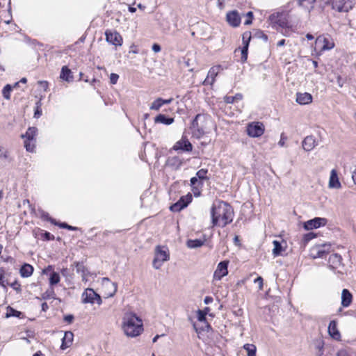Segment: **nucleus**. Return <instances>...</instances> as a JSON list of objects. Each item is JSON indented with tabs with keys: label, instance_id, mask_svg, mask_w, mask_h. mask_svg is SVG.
Returning a JSON list of instances; mask_svg holds the SVG:
<instances>
[{
	"label": "nucleus",
	"instance_id": "f257e3e1",
	"mask_svg": "<svg viewBox=\"0 0 356 356\" xmlns=\"http://www.w3.org/2000/svg\"><path fill=\"white\" fill-rule=\"evenodd\" d=\"M212 226L225 227L232 222L234 211L227 202L217 201L213 204L211 210Z\"/></svg>",
	"mask_w": 356,
	"mask_h": 356
},
{
	"label": "nucleus",
	"instance_id": "f03ea898",
	"mask_svg": "<svg viewBox=\"0 0 356 356\" xmlns=\"http://www.w3.org/2000/svg\"><path fill=\"white\" fill-rule=\"evenodd\" d=\"M122 329L128 337H136L143 332L142 320L134 313H127L122 318Z\"/></svg>",
	"mask_w": 356,
	"mask_h": 356
},
{
	"label": "nucleus",
	"instance_id": "7ed1b4c3",
	"mask_svg": "<svg viewBox=\"0 0 356 356\" xmlns=\"http://www.w3.org/2000/svg\"><path fill=\"white\" fill-rule=\"evenodd\" d=\"M210 121L211 117L209 115L197 114L191 123L193 135L197 138L202 137L206 133L207 125Z\"/></svg>",
	"mask_w": 356,
	"mask_h": 356
},
{
	"label": "nucleus",
	"instance_id": "20e7f679",
	"mask_svg": "<svg viewBox=\"0 0 356 356\" xmlns=\"http://www.w3.org/2000/svg\"><path fill=\"white\" fill-rule=\"evenodd\" d=\"M170 259L169 253L165 247L157 246L155 250V256L153 260V267L159 269L163 264Z\"/></svg>",
	"mask_w": 356,
	"mask_h": 356
},
{
	"label": "nucleus",
	"instance_id": "39448f33",
	"mask_svg": "<svg viewBox=\"0 0 356 356\" xmlns=\"http://www.w3.org/2000/svg\"><path fill=\"white\" fill-rule=\"evenodd\" d=\"M334 47L333 40L330 36L319 35L315 41V49L322 53L330 50Z\"/></svg>",
	"mask_w": 356,
	"mask_h": 356
},
{
	"label": "nucleus",
	"instance_id": "423d86ee",
	"mask_svg": "<svg viewBox=\"0 0 356 356\" xmlns=\"http://www.w3.org/2000/svg\"><path fill=\"white\" fill-rule=\"evenodd\" d=\"M37 133V128L29 127L25 134L22 137L26 138L24 140V147L28 152H33L35 149V137Z\"/></svg>",
	"mask_w": 356,
	"mask_h": 356
},
{
	"label": "nucleus",
	"instance_id": "0eeeda50",
	"mask_svg": "<svg viewBox=\"0 0 356 356\" xmlns=\"http://www.w3.org/2000/svg\"><path fill=\"white\" fill-rule=\"evenodd\" d=\"M265 131V127L261 122H252L248 124L246 127L247 134L252 138H258L262 136Z\"/></svg>",
	"mask_w": 356,
	"mask_h": 356
},
{
	"label": "nucleus",
	"instance_id": "6e6552de",
	"mask_svg": "<svg viewBox=\"0 0 356 356\" xmlns=\"http://www.w3.org/2000/svg\"><path fill=\"white\" fill-rule=\"evenodd\" d=\"M82 302L83 303L94 304L97 302L99 305L102 303L101 296L97 294L92 289L88 288L82 293Z\"/></svg>",
	"mask_w": 356,
	"mask_h": 356
},
{
	"label": "nucleus",
	"instance_id": "1a4fd4ad",
	"mask_svg": "<svg viewBox=\"0 0 356 356\" xmlns=\"http://www.w3.org/2000/svg\"><path fill=\"white\" fill-rule=\"evenodd\" d=\"M332 7L338 12H348L353 6V0H330Z\"/></svg>",
	"mask_w": 356,
	"mask_h": 356
},
{
	"label": "nucleus",
	"instance_id": "9d476101",
	"mask_svg": "<svg viewBox=\"0 0 356 356\" xmlns=\"http://www.w3.org/2000/svg\"><path fill=\"white\" fill-rule=\"evenodd\" d=\"M330 251V245L327 243L317 244L313 246L310 250L311 255L314 258L324 257Z\"/></svg>",
	"mask_w": 356,
	"mask_h": 356
},
{
	"label": "nucleus",
	"instance_id": "9b49d317",
	"mask_svg": "<svg viewBox=\"0 0 356 356\" xmlns=\"http://www.w3.org/2000/svg\"><path fill=\"white\" fill-rule=\"evenodd\" d=\"M191 200L192 195L190 194L182 196L176 203L170 206V209L172 212H179L186 207Z\"/></svg>",
	"mask_w": 356,
	"mask_h": 356
},
{
	"label": "nucleus",
	"instance_id": "f8f14e48",
	"mask_svg": "<svg viewBox=\"0 0 356 356\" xmlns=\"http://www.w3.org/2000/svg\"><path fill=\"white\" fill-rule=\"evenodd\" d=\"M228 261H222L218 264L213 273V280L219 281L228 274Z\"/></svg>",
	"mask_w": 356,
	"mask_h": 356
},
{
	"label": "nucleus",
	"instance_id": "ddd939ff",
	"mask_svg": "<svg viewBox=\"0 0 356 356\" xmlns=\"http://www.w3.org/2000/svg\"><path fill=\"white\" fill-rule=\"evenodd\" d=\"M326 219L323 218H314L304 222V228L307 230L316 229L326 224Z\"/></svg>",
	"mask_w": 356,
	"mask_h": 356
},
{
	"label": "nucleus",
	"instance_id": "4468645a",
	"mask_svg": "<svg viewBox=\"0 0 356 356\" xmlns=\"http://www.w3.org/2000/svg\"><path fill=\"white\" fill-rule=\"evenodd\" d=\"M105 35L106 41L110 44L115 46H120L122 44V38L118 32L106 31Z\"/></svg>",
	"mask_w": 356,
	"mask_h": 356
},
{
	"label": "nucleus",
	"instance_id": "2eb2a0df",
	"mask_svg": "<svg viewBox=\"0 0 356 356\" xmlns=\"http://www.w3.org/2000/svg\"><path fill=\"white\" fill-rule=\"evenodd\" d=\"M226 19L228 24L233 27H237L241 24V17L238 13L236 10L227 13Z\"/></svg>",
	"mask_w": 356,
	"mask_h": 356
},
{
	"label": "nucleus",
	"instance_id": "dca6fc26",
	"mask_svg": "<svg viewBox=\"0 0 356 356\" xmlns=\"http://www.w3.org/2000/svg\"><path fill=\"white\" fill-rule=\"evenodd\" d=\"M173 149L176 151L183 150L186 152H191L193 149V145L188 140L185 138H182L175 144Z\"/></svg>",
	"mask_w": 356,
	"mask_h": 356
},
{
	"label": "nucleus",
	"instance_id": "f3484780",
	"mask_svg": "<svg viewBox=\"0 0 356 356\" xmlns=\"http://www.w3.org/2000/svg\"><path fill=\"white\" fill-rule=\"evenodd\" d=\"M329 335L336 341H341V336L340 332L337 328V323L336 321H331L328 325Z\"/></svg>",
	"mask_w": 356,
	"mask_h": 356
},
{
	"label": "nucleus",
	"instance_id": "a211bd4d",
	"mask_svg": "<svg viewBox=\"0 0 356 356\" xmlns=\"http://www.w3.org/2000/svg\"><path fill=\"white\" fill-rule=\"evenodd\" d=\"M220 69V66H213L212 67L207 74V76L203 81L204 85H211L212 86L215 81V78L218 74V71Z\"/></svg>",
	"mask_w": 356,
	"mask_h": 356
},
{
	"label": "nucleus",
	"instance_id": "6ab92c4d",
	"mask_svg": "<svg viewBox=\"0 0 356 356\" xmlns=\"http://www.w3.org/2000/svg\"><path fill=\"white\" fill-rule=\"evenodd\" d=\"M342 258L340 254L334 253L332 254L328 260L329 266L332 270H336L339 268L341 265Z\"/></svg>",
	"mask_w": 356,
	"mask_h": 356
},
{
	"label": "nucleus",
	"instance_id": "aec40b11",
	"mask_svg": "<svg viewBox=\"0 0 356 356\" xmlns=\"http://www.w3.org/2000/svg\"><path fill=\"white\" fill-rule=\"evenodd\" d=\"M302 145L305 151L309 152L317 145V143L313 136H308L304 138Z\"/></svg>",
	"mask_w": 356,
	"mask_h": 356
},
{
	"label": "nucleus",
	"instance_id": "412c9836",
	"mask_svg": "<svg viewBox=\"0 0 356 356\" xmlns=\"http://www.w3.org/2000/svg\"><path fill=\"white\" fill-rule=\"evenodd\" d=\"M329 187L330 188L339 189L341 187V184L339 181L337 172L335 169H332L330 172V176L329 179Z\"/></svg>",
	"mask_w": 356,
	"mask_h": 356
},
{
	"label": "nucleus",
	"instance_id": "4be33fe9",
	"mask_svg": "<svg viewBox=\"0 0 356 356\" xmlns=\"http://www.w3.org/2000/svg\"><path fill=\"white\" fill-rule=\"evenodd\" d=\"M103 286L104 288L108 289L109 291L106 293L107 297H112L117 291V284L111 282L108 278L103 279Z\"/></svg>",
	"mask_w": 356,
	"mask_h": 356
},
{
	"label": "nucleus",
	"instance_id": "5701e85b",
	"mask_svg": "<svg viewBox=\"0 0 356 356\" xmlns=\"http://www.w3.org/2000/svg\"><path fill=\"white\" fill-rule=\"evenodd\" d=\"M74 334L70 331H67L64 333V336L62 339V343L60 346L61 350H65L69 348L73 341Z\"/></svg>",
	"mask_w": 356,
	"mask_h": 356
},
{
	"label": "nucleus",
	"instance_id": "b1692460",
	"mask_svg": "<svg viewBox=\"0 0 356 356\" xmlns=\"http://www.w3.org/2000/svg\"><path fill=\"white\" fill-rule=\"evenodd\" d=\"M296 102L301 105H305L312 102V96L308 92H298L296 94Z\"/></svg>",
	"mask_w": 356,
	"mask_h": 356
},
{
	"label": "nucleus",
	"instance_id": "393cba45",
	"mask_svg": "<svg viewBox=\"0 0 356 356\" xmlns=\"http://www.w3.org/2000/svg\"><path fill=\"white\" fill-rule=\"evenodd\" d=\"M353 300V296L350 292L344 289L341 293V305L344 307H348L350 305Z\"/></svg>",
	"mask_w": 356,
	"mask_h": 356
},
{
	"label": "nucleus",
	"instance_id": "a878e982",
	"mask_svg": "<svg viewBox=\"0 0 356 356\" xmlns=\"http://www.w3.org/2000/svg\"><path fill=\"white\" fill-rule=\"evenodd\" d=\"M182 160L178 156H171L167 159L166 165L175 170H178L182 165Z\"/></svg>",
	"mask_w": 356,
	"mask_h": 356
},
{
	"label": "nucleus",
	"instance_id": "bb28decb",
	"mask_svg": "<svg viewBox=\"0 0 356 356\" xmlns=\"http://www.w3.org/2000/svg\"><path fill=\"white\" fill-rule=\"evenodd\" d=\"M33 273V267L29 264H24L22 265L19 270L20 275L22 277H29L32 275Z\"/></svg>",
	"mask_w": 356,
	"mask_h": 356
},
{
	"label": "nucleus",
	"instance_id": "cd10ccee",
	"mask_svg": "<svg viewBox=\"0 0 356 356\" xmlns=\"http://www.w3.org/2000/svg\"><path fill=\"white\" fill-rule=\"evenodd\" d=\"M74 264L76 270L78 273H81L83 281H87V277L89 275L88 269L81 263L76 262Z\"/></svg>",
	"mask_w": 356,
	"mask_h": 356
},
{
	"label": "nucleus",
	"instance_id": "c85d7f7f",
	"mask_svg": "<svg viewBox=\"0 0 356 356\" xmlns=\"http://www.w3.org/2000/svg\"><path fill=\"white\" fill-rule=\"evenodd\" d=\"M155 123H161L166 125L171 124L174 122V118H167L163 114L158 115L154 119Z\"/></svg>",
	"mask_w": 356,
	"mask_h": 356
},
{
	"label": "nucleus",
	"instance_id": "c756f323",
	"mask_svg": "<svg viewBox=\"0 0 356 356\" xmlns=\"http://www.w3.org/2000/svg\"><path fill=\"white\" fill-rule=\"evenodd\" d=\"M60 76V79L66 81H70L72 79V76H71V71L67 66H63L62 67Z\"/></svg>",
	"mask_w": 356,
	"mask_h": 356
},
{
	"label": "nucleus",
	"instance_id": "7c9ffc66",
	"mask_svg": "<svg viewBox=\"0 0 356 356\" xmlns=\"http://www.w3.org/2000/svg\"><path fill=\"white\" fill-rule=\"evenodd\" d=\"M273 254L274 257H277L282 254V252L284 250L282 245L278 241H273Z\"/></svg>",
	"mask_w": 356,
	"mask_h": 356
},
{
	"label": "nucleus",
	"instance_id": "2f4dec72",
	"mask_svg": "<svg viewBox=\"0 0 356 356\" xmlns=\"http://www.w3.org/2000/svg\"><path fill=\"white\" fill-rule=\"evenodd\" d=\"M243 349L247 352V356H256L257 347L254 344L246 343Z\"/></svg>",
	"mask_w": 356,
	"mask_h": 356
},
{
	"label": "nucleus",
	"instance_id": "473e14b6",
	"mask_svg": "<svg viewBox=\"0 0 356 356\" xmlns=\"http://www.w3.org/2000/svg\"><path fill=\"white\" fill-rule=\"evenodd\" d=\"M204 241L201 239H190L187 241L186 244L189 248H197L204 245Z\"/></svg>",
	"mask_w": 356,
	"mask_h": 356
},
{
	"label": "nucleus",
	"instance_id": "72a5a7b5",
	"mask_svg": "<svg viewBox=\"0 0 356 356\" xmlns=\"http://www.w3.org/2000/svg\"><path fill=\"white\" fill-rule=\"evenodd\" d=\"M48 220H49L51 223L59 226L60 228H65V229H67L69 230H76L77 229V227L69 225L65 222L58 223V222H56V220L54 219H53L51 218H49Z\"/></svg>",
	"mask_w": 356,
	"mask_h": 356
},
{
	"label": "nucleus",
	"instance_id": "f704fd0d",
	"mask_svg": "<svg viewBox=\"0 0 356 356\" xmlns=\"http://www.w3.org/2000/svg\"><path fill=\"white\" fill-rule=\"evenodd\" d=\"M60 275L58 273L53 271L50 273L49 284L51 286L57 284L60 282Z\"/></svg>",
	"mask_w": 356,
	"mask_h": 356
},
{
	"label": "nucleus",
	"instance_id": "c9c22d12",
	"mask_svg": "<svg viewBox=\"0 0 356 356\" xmlns=\"http://www.w3.org/2000/svg\"><path fill=\"white\" fill-rule=\"evenodd\" d=\"M163 99L162 98H157L155 99L152 104L150 105L149 108L151 110L154 111H159L160 108L163 106Z\"/></svg>",
	"mask_w": 356,
	"mask_h": 356
},
{
	"label": "nucleus",
	"instance_id": "e433bc0d",
	"mask_svg": "<svg viewBox=\"0 0 356 356\" xmlns=\"http://www.w3.org/2000/svg\"><path fill=\"white\" fill-rule=\"evenodd\" d=\"M298 3L307 8V10H310L313 8V4L316 1V0H298Z\"/></svg>",
	"mask_w": 356,
	"mask_h": 356
},
{
	"label": "nucleus",
	"instance_id": "4c0bfd02",
	"mask_svg": "<svg viewBox=\"0 0 356 356\" xmlns=\"http://www.w3.org/2000/svg\"><path fill=\"white\" fill-rule=\"evenodd\" d=\"M242 95L240 93L236 94L235 96H226L225 97V102L227 104H233L236 100L242 99Z\"/></svg>",
	"mask_w": 356,
	"mask_h": 356
},
{
	"label": "nucleus",
	"instance_id": "58836bf2",
	"mask_svg": "<svg viewBox=\"0 0 356 356\" xmlns=\"http://www.w3.org/2000/svg\"><path fill=\"white\" fill-rule=\"evenodd\" d=\"M11 91H12V86L10 84L6 85L2 90L3 97L6 99H8V100L10 99Z\"/></svg>",
	"mask_w": 356,
	"mask_h": 356
},
{
	"label": "nucleus",
	"instance_id": "ea45409f",
	"mask_svg": "<svg viewBox=\"0 0 356 356\" xmlns=\"http://www.w3.org/2000/svg\"><path fill=\"white\" fill-rule=\"evenodd\" d=\"M251 40V33L246 31L242 35V43L243 47H249V43Z\"/></svg>",
	"mask_w": 356,
	"mask_h": 356
},
{
	"label": "nucleus",
	"instance_id": "a19ab883",
	"mask_svg": "<svg viewBox=\"0 0 356 356\" xmlns=\"http://www.w3.org/2000/svg\"><path fill=\"white\" fill-rule=\"evenodd\" d=\"M7 309V313L6 314V318H9L11 316L19 317V316L21 315L20 312L17 311L10 307H8Z\"/></svg>",
	"mask_w": 356,
	"mask_h": 356
},
{
	"label": "nucleus",
	"instance_id": "79ce46f5",
	"mask_svg": "<svg viewBox=\"0 0 356 356\" xmlns=\"http://www.w3.org/2000/svg\"><path fill=\"white\" fill-rule=\"evenodd\" d=\"M315 237H316V234H314L313 232H309V233L305 234L303 236L302 241L303 245L305 246L308 243L309 241H310Z\"/></svg>",
	"mask_w": 356,
	"mask_h": 356
},
{
	"label": "nucleus",
	"instance_id": "37998d69",
	"mask_svg": "<svg viewBox=\"0 0 356 356\" xmlns=\"http://www.w3.org/2000/svg\"><path fill=\"white\" fill-rule=\"evenodd\" d=\"M270 19L273 23L278 24L281 27H284L286 25V23L284 20L282 19H275V15H272L270 16Z\"/></svg>",
	"mask_w": 356,
	"mask_h": 356
},
{
	"label": "nucleus",
	"instance_id": "c03bdc74",
	"mask_svg": "<svg viewBox=\"0 0 356 356\" xmlns=\"http://www.w3.org/2000/svg\"><path fill=\"white\" fill-rule=\"evenodd\" d=\"M207 172H208L207 170L201 169L196 172V177L200 179H202V180L207 179V177L206 175H207Z\"/></svg>",
	"mask_w": 356,
	"mask_h": 356
},
{
	"label": "nucleus",
	"instance_id": "a18cd8bd",
	"mask_svg": "<svg viewBox=\"0 0 356 356\" xmlns=\"http://www.w3.org/2000/svg\"><path fill=\"white\" fill-rule=\"evenodd\" d=\"M248 47H243L241 49V62L245 63L248 58Z\"/></svg>",
	"mask_w": 356,
	"mask_h": 356
},
{
	"label": "nucleus",
	"instance_id": "49530a36",
	"mask_svg": "<svg viewBox=\"0 0 356 356\" xmlns=\"http://www.w3.org/2000/svg\"><path fill=\"white\" fill-rule=\"evenodd\" d=\"M206 315H207V312L199 309L197 311V320L200 322L205 321H206Z\"/></svg>",
	"mask_w": 356,
	"mask_h": 356
},
{
	"label": "nucleus",
	"instance_id": "de8ad7c7",
	"mask_svg": "<svg viewBox=\"0 0 356 356\" xmlns=\"http://www.w3.org/2000/svg\"><path fill=\"white\" fill-rule=\"evenodd\" d=\"M8 152L2 146H0V159L4 160L8 159Z\"/></svg>",
	"mask_w": 356,
	"mask_h": 356
},
{
	"label": "nucleus",
	"instance_id": "09e8293b",
	"mask_svg": "<svg viewBox=\"0 0 356 356\" xmlns=\"http://www.w3.org/2000/svg\"><path fill=\"white\" fill-rule=\"evenodd\" d=\"M7 284L8 283L5 281L3 270L0 269V285L5 288Z\"/></svg>",
	"mask_w": 356,
	"mask_h": 356
},
{
	"label": "nucleus",
	"instance_id": "8fccbe9b",
	"mask_svg": "<svg viewBox=\"0 0 356 356\" xmlns=\"http://www.w3.org/2000/svg\"><path fill=\"white\" fill-rule=\"evenodd\" d=\"M286 140H287V137L285 136V134L284 133H282L280 135V140L278 142L279 146L284 147Z\"/></svg>",
	"mask_w": 356,
	"mask_h": 356
},
{
	"label": "nucleus",
	"instance_id": "3c124183",
	"mask_svg": "<svg viewBox=\"0 0 356 356\" xmlns=\"http://www.w3.org/2000/svg\"><path fill=\"white\" fill-rule=\"evenodd\" d=\"M118 79H119L118 74H115V73L111 74V75H110V82H111V83L115 84L118 82Z\"/></svg>",
	"mask_w": 356,
	"mask_h": 356
},
{
	"label": "nucleus",
	"instance_id": "603ef678",
	"mask_svg": "<svg viewBox=\"0 0 356 356\" xmlns=\"http://www.w3.org/2000/svg\"><path fill=\"white\" fill-rule=\"evenodd\" d=\"M264 282L263 278L261 277H260V276L257 277L254 280V283H257L258 284L259 289V290H262L263 289V285H264V282Z\"/></svg>",
	"mask_w": 356,
	"mask_h": 356
},
{
	"label": "nucleus",
	"instance_id": "864d4df0",
	"mask_svg": "<svg viewBox=\"0 0 356 356\" xmlns=\"http://www.w3.org/2000/svg\"><path fill=\"white\" fill-rule=\"evenodd\" d=\"M336 356H350V355L346 349H341L337 353Z\"/></svg>",
	"mask_w": 356,
	"mask_h": 356
},
{
	"label": "nucleus",
	"instance_id": "5fc2aeb1",
	"mask_svg": "<svg viewBox=\"0 0 356 356\" xmlns=\"http://www.w3.org/2000/svg\"><path fill=\"white\" fill-rule=\"evenodd\" d=\"M10 286L13 289H15L17 291H21V285L19 284V283L17 281H15L14 282H13L10 284Z\"/></svg>",
	"mask_w": 356,
	"mask_h": 356
},
{
	"label": "nucleus",
	"instance_id": "6e6d98bb",
	"mask_svg": "<svg viewBox=\"0 0 356 356\" xmlns=\"http://www.w3.org/2000/svg\"><path fill=\"white\" fill-rule=\"evenodd\" d=\"M252 16H253V14L251 11H250L247 13L248 19L245 20V22H244V24L245 25H249V24H252Z\"/></svg>",
	"mask_w": 356,
	"mask_h": 356
},
{
	"label": "nucleus",
	"instance_id": "4d7b16f0",
	"mask_svg": "<svg viewBox=\"0 0 356 356\" xmlns=\"http://www.w3.org/2000/svg\"><path fill=\"white\" fill-rule=\"evenodd\" d=\"M38 84L40 86V87L42 88H43V90L44 91L47 90V88H48V82L47 81H38Z\"/></svg>",
	"mask_w": 356,
	"mask_h": 356
},
{
	"label": "nucleus",
	"instance_id": "13d9d810",
	"mask_svg": "<svg viewBox=\"0 0 356 356\" xmlns=\"http://www.w3.org/2000/svg\"><path fill=\"white\" fill-rule=\"evenodd\" d=\"M152 51H154L155 53H158V52L161 51V46L156 43H155L152 45Z\"/></svg>",
	"mask_w": 356,
	"mask_h": 356
},
{
	"label": "nucleus",
	"instance_id": "bf43d9fd",
	"mask_svg": "<svg viewBox=\"0 0 356 356\" xmlns=\"http://www.w3.org/2000/svg\"><path fill=\"white\" fill-rule=\"evenodd\" d=\"M49 272H53V266H48L47 268H45L43 270H42V273L43 274H48Z\"/></svg>",
	"mask_w": 356,
	"mask_h": 356
},
{
	"label": "nucleus",
	"instance_id": "052dcab7",
	"mask_svg": "<svg viewBox=\"0 0 356 356\" xmlns=\"http://www.w3.org/2000/svg\"><path fill=\"white\" fill-rule=\"evenodd\" d=\"M64 319L67 323H72L74 319V316L72 315H67L65 316Z\"/></svg>",
	"mask_w": 356,
	"mask_h": 356
},
{
	"label": "nucleus",
	"instance_id": "680f3d73",
	"mask_svg": "<svg viewBox=\"0 0 356 356\" xmlns=\"http://www.w3.org/2000/svg\"><path fill=\"white\" fill-rule=\"evenodd\" d=\"M190 181L192 186H195L198 182V178L197 177H193L191 179Z\"/></svg>",
	"mask_w": 356,
	"mask_h": 356
},
{
	"label": "nucleus",
	"instance_id": "e2e57ef3",
	"mask_svg": "<svg viewBox=\"0 0 356 356\" xmlns=\"http://www.w3.org/2000/svg\"><path fill=\"white\" fill-rule=\"evenodd\" d=\"M42 114V111L41 110H40V108L38 107L36 111H35V113H34V116L35 118H39Z\"/></svg>",
	"mask_w": 356,
	"mask_h": 356
},
{
	"label": "nucleus",
	"instance_id": "0e129e2a",
	"mask_svg": "<svg viewBox=\"0 0 356 356\" xmlns=\"http://www.w3.org/2000/svg\"><path fill=\"white\" fill-rule=\"evenodd\" d=\"M204 301L205 304H209L213 301V298L211 297L207 296V297H205Z\"/></svg>",
	"mask_w": 356,
	"mask_h": 356
},
{
	"label": "nucleus",
	"instance_id": "69168bd1",
	"mask_svg": "<svg viewBox=\"0 0 356 356\" xmlns=\"http://www.w3.org/2000/svg\"><path fill=\"white\" fill-rule=\"evenodd\" d=\"M173 101V98H170L168 99H163V104H169Z\"/></svg>",
	"mask_w": 356,
	"mask_h": 356
},
{
	"label": "nucleus",
	"instance_id": "338daca9",
	"mask_svg": "<svg viewBox=\"0 0 356 356\" xmlns=\"http://www.w3.org/2000/svg\"><path fill=\"white\" fill-rule=\"evenodd\" d=\"M33 356H45L41 351H37Z\"/></svg>",
	"mask_w": 356,
	"mask_h": 356
},
{
	"label": "nucleus",
	"instance_id": "774afa93",
	"mask_svg": "<svg viewBox=\"0 0 356 356\" xmlns=\"http://www.w3.org/2000/svg\"><path fill=\"white\" fill-rule=\"evenodd\" d=\"M352 178H353L354 183L356 184V170L353 172Z\"/></svg>",
	"mask_w": 356,
	"mask_h": 356
}]
</instances>
